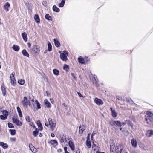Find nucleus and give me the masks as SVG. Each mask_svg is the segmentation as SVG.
I'll return each mask as SVG.
<instances>
[{
  "label": "nucleus",
  "mask_w": 153,
  "mask_h": 153,
  "mask_svg": "<svg viewBox=\"0 0 153 153\" xmlns=\"http://www.w3.org/2000/svg\"><path fill=\"white\" fill-rule=\"evenodd\" d=\"M126 122H127V123L128 124L131 126L132 127L133 126V125L132 123L130 122L129 120H126Z\"/></svg>",
  "instance_id": "c03bdc74"
},
{
  "label": "nucleus",
  "mask_w": 153,
  "mask_h": 153,
  "mask_svg": "<svg viewBox=\"0 0 153 153\" xmlns=\"http://www.w3.org/2000/svg\"><path fill=\"white\" fill-rule=\"evenodd\" d=\"M53 72L54 74L56 75H58L59 74V71L56 69H54L53 70Z\"/></svg>",
  "instance_id": "473e14b6"
},
{
  "label": "nucleus",
  "mask_w": 153,
  "mask_h": 153,
  "mask_svg": "<svg viewBox=\"0 0 153 153\" xmlns=\"http://www.w3.org/2000/svg\"><path fill=\"white\" fill-rule=\"evenodd\" d=\"M85 126L83 125H80L79 127V133L80 134H82L83 131L85 130Z\"/></svg>",
  "instance_id": "1a4fd4ad"
},
{
  "label": "nucleus",
  "mask_w": 153,
  "mask_h": 153,
  "mask_svg": "<svg viewBox=\"0 0 153 153\" xmlns=\"http://www.w3.org/2000/svg\"><path fill=\"white\" fill-rule=\"evenodd\" d=\"M145 120L146 122L147 123L151 124L153 122V118L148 116H145Z\"/></svg>",
  "instance_id": "423d86ee"
},
{
  "label": "nucleus",
  "mask_w": 153,
  "mask_h": 153,
  "mask_svg": "<svg viewBox=\"0 0 153 153\" xmlns=\"http://www.w3.org/2000/svg\"><path fill=\"white\" fill-rule=\"evenodd\" d=\"M57 151L59 152H61V150L59 149Z\"/></svg>",
  "instance_id": "338daca9"
},
{
  "label": "nucleus",
  "mask_w": 153,
  "mask_h": 153,
  "mask_svg": "<svg viewBox=\"0 0 153 153\" xmlns=\"http://www.w3.org/2000/svg\"><path fill=\"white\" fill-rule=\"evenodd\" d=\"M94 102L97 105H102L103 104V101L100 99L95 98L94 100Z\"/></svg>",
  "instance_id": "0eeeda50"
},
{
  "label": "nucleus",
  "mask_w": 153,
  "mask_h": 153,
  "mask_svg": "<svg viewBox=\"0 0 153 153\" xmlns=\"http://www.w3.org/2000/svg\"><path fill=\"white\" fill-rule=\"evenodd\" d=\"M1 90L3 95L5 96V95L6 93V90L5 88L4 87H3L2 86Z\"/></svg>",
  "instance_id": "58836bf2"
},
{
  "label": "nucleus",
  "mask_w": 153,
  "mask_h": 153,
  "mask_svg": "<svg viewBox=\"0 0 153 153\" xmlns=\"http://www.w3.org/2000/svg\"><path fill=\"white\" fill-rule=\"evenodd\" d=\"M71 76H72L74 78V79H76V77L74 75L73 73H71Z\"/></svg>",
  "instance_id": "5fc2aeb1"
},
{
  "label": "nucleus",
  "mask_w": 153,
  "mask_h": 153,
  "mask_svg": "<svg viewBox=\"0 0 153 153\" xmlns=\"http://www.w3.org/2000/svg\"><path fill=\"white\" fill-rule=\"evenodd\" d=\"M44 102L45 104L46 105V107L48 108H49L51 107V104L47 99H45L44 100Z\"/></svg>",
  "instance_id": "393cba45"
},
{
  "label": "nucleus",
  "mask_w": 153,
  "mask_h": 153,
  "mask_svg": "<svg viewBox=\"0 0 153 153\" xmlns=\"http://www.w3.org/2000/svg\"><path fill=\"white\" fill-rule=\"evenodd\" d=\"M53 41L56 46L57 47H59L60 45V43L56 39H54Z\"/></svg>",
  "instance_id": "c85d7f7f"
},
{
  "label": "nucleus",
  "mask_w": 153,
  "mask_h": 153,
  "mask_svg": "<svg viewBox=\"0 0 153 153\" xmlns=\"http://www.w3.org/2000/svg\"><path fill=\"white\" fill-rule=\"evenodd\" d=\"M13 49L15 51H18L20 49L19 46L17 45H14L12 47Z\"/></svg>",
  "instance_id": "5701e85b"
},
{
  "label": "nucleus",
  "mask_w": 153,
  "mask_h": 153,
  "mask_svg": "<svg viewBox=\"0 0 153 153\" xmlns=\"http://www.w3.org/2000/svg\"><path fill=\"white\" fill-rule=\"evenodd\" d=\"M122 150V149H120V152L119 153V152H118L117 151V153H121V152Z\"/></svg>",
  "instance_id": "0e129e2a"
},
{
  "label": "nucleus",
  "mask_w": 153,
  "mask_h": 153,
  "mask_svg": "<svg viewBox=\"0 0 153 153\" xmlns=\"http://www.w3.org/2000/svg\"><path fill=\"white\" fill-rule=\"evenodd\" d=\"M116 121L111 120L109 122V123L111 126L115 125Z\"/></svg>",
  "instance_id": "79ce46f5"
},
{
  "label": "nucleus",
  "mask_w": 153,
  "mask_h": 153,
  "mask_svg": "<svg viewBox=\"0 0 153 153\" xmlns=\"http://www.w3.org/2000/svg\"><path fill=\"white\" fill-rule=\"evenodd\" d=\"M77 94L80 97H84L79 92H77Z\"/></svg>",
  "instance_id": "603ef678"
},
{
  "label": "nucleus",
  "mask_w": 153,
  "mask_h": 153,
  "mask_svg": "<svg viewBox=\"0 0 153 153\" xmlns=\"http://www.w3.org/2000/svg\"><path fill=\"white\" fill-rule=\"evenodd\" d=\"M90 133H89L88 134L87 136V140H90Z\"/></svg>",
  "instance_id": "3c124183"
},
{
  "label": "nucleus",
  "mask_w": 153,
  "mask_h": 153,
  "mask_svg": "<svg viewBox=\"0 0 153 153\" xmlns=\"http://www.w3.org/2000/svg\"><path fill=\"white\" fill-rule=\"evenodd\" d=\"M34 19L37 23H39L40 22V19L38 14H35V15Z\"/></svg>",
  "instance_id": "412c9836"
},
{
  "label": "nucleus",
  "mask_w": 153,
  "mask_h": 153,
  "mask_svg": "<svg viewBox=\"0 0 153 153\" xmlns=\"http://www.w3.org/2000/svg\"><path fill=\"white\" fill-rule=\"evenodd\" d=\"M21 103L23 105V106L26 108L27 107L28 105L29 106H30L31 105L30 101L27 100V98L26 97H24L23 99L21 101Z\"/></svg>",
  "instance_id": "f257e3e1"
},
{
  "label": "nucleus",
  "mask_w": 153,
  "mask_h": 153,
  "mask_svg": "<svg viewBox=\"0 0 153 153\" xmlns=\"http://www.w3.org/2000/svg\"><path fill=\"white\" fill-rule=\"evenodd\" d=\"M16 109L17 112L18 113L19 117H22V115L20 108L19 107H17L16 108Z\"/></svg>",
  "instance_id": "b1692460"
},
{
  "label": "nucleus",
  "mask_w": 153,
  "mask_h": 153,
  "mask_svg": "<svg viewBox=\"0 0 153 153\" xmlns=\"http://www.w3.org/2000/svg\"><path fill=\"white\" fill-rule=\"evenodd\" d=\"M52 9L53 11L55 12H59V9L55 5H54L53 6Z\"/></svg>",
  "instance_id": "bb28decb"
},
{
  "label": "nucleus",
  "mask_w": 153,
  "mask_h": 153,
  "mask_svg": "<svg viewBox=\"0 0 153 153\" xmlns=\"http://www.w3.org/2000/svg\"><path fill=\"white\" fill-rule=\"evenodd\" d=\"M145 116L153 117H152L153 116V113L152 112H151L149 111H147Z\"/></svg>",
  "instance_id": "c756f323"
},
{
  "label": "nucleus",
  "mask_w": 153,
  "mask_h": 153,
  "mask_svg": "<svg viewBox=\"0 0 153 153\" xmlns=\"http://www.w3.org/2000/svg\"><path fill=\"white\" fill-rule=\"evenodd\" d=\"M7 124L9 128H14V126L12 123H8Z\"/></svg>",
  "instance_id": "37998d69"
},
{
  "label": "nucleus",
  "mask_w": 153,
  "mask_h": 153,
  "mask_svg": "<svg viewBox=\"0 0 153 153\" xmlns=\"http://www.w3.org/2000/svg\"><path fill=\"white\" fill-rule=\"evenodd\" d=\"M48 50L49 51H51L52 50V46L50 43L48 42Z\"/></svg>",
  "instance_id": "c9c22d12"
},
{
  "label": "nucleus",
  "mask_w": 153,
  "mask_h": 153,
  "mask_svg": "<svg viewBox=\"0 0 153 153\" xmlns=\"http://www.w3.org/2000/svg\"><path fill=\"white\" fill-rule=\"evenodd\" d=\"M68 52L66 51H63L62 53L60 55V59L63 61H66L67 60V56L68 55Z\"/></svg>",
  "instance_id": "f03ea898"
},
{
  "label": "nucleus",
  "mask_w": 153,
  "mask_h": 153,
  "mask_svg": "<svg viewBox=\"0 0 153 153\" xmlns=\"http://www.w3.org/2000/svg\"><path fill=\"white\" fill-rule=\"evenodd\" d=\"M48 121L50 125V128L52 130H53L55 128L56 123L53 122L52 119L51 118H49L48 119Z\"/></svg>",
  "instance_id": "20e7f679"
},
{
  "label": "nucleus",
  "mask_w": 153,
  "mask_h": 153,
  "mask_svg": "<svg viewBox=\"0 0 153 153\" xmlns=\"http://www.w3.org/2000/svg\"><path fill=\"white\" fill-rule=\"evenodd\" d=\"M10 140L11 142L15 141L16 140V139L13 138H10Z\"/></svg>",
  "instance_id": "864d4df0"
},
{
  "label": "nucleus",
  "mask_w": 153,
  "mask_h": 153,
  "mask_svg": "<svg viewBox=\"0 0 153 153\" xmlns=\"http://www.w3.org/2000/svg\"><path fill=\"white\" fill-rule=\"evenodd\" d=\"M78 62L79 63L82 64H85V60L81 56H80L79 57L78 59Z\"/></svg>",
  "instance_id": "a211bd4d"
},
{
  "label": "nucleus",
  "mask_w": 153,
  "mask_h": 153,
  "mask_svg": "<svg viewBox=\"0 0 153 153\" xmlns=\"http://www.w3.org/2000/svg\"><path fill=\"white\" fill-rule=\"evenodd\" d=\"M68 145L71 149L72 150H74L75 149V147L74 143L71 140H70L68 142Z\"/></svg>",
  "instance_id": "f8f14e48"
},
{
  "label": "nucleus",
  "mask_w": 153,
  "mask_h": 153,
  "mask_svg": "<svg viewBox=\"0 0 153 153\" xmlns=\"http://www.w3.org/2000/svg\"><path fill=\"white\" fill-rule=\"evenodd\" d=\"M15 74V73L13 72L11 74L10 76L11 85L13 86H15L16 84V81L14 77Z\"/></svg>",
  "instance_id": "7ed1b4c3"
},
{
  "label": "nucleus",
  "mask_w": 153,
  "mask_h": 153,
  "mask_svg": "<svg viewBox=\"0 0 153 153\" xmlns=\"http://www.w3.org/2000/svg\"><path fill=\"white\" fill-rule=\"evenodd\" d=\"M22 53L23 56L27 57H29V55L25 49H23L22 51Z\"/></svg>",
  "instance_id": "aec40b11"
},
{
  "label": "nucleus",
  "mask_w": 153,
  "mask_h": 153,
  "mask_svg": "<svg viewBox=\"0 0 153 153\" xmlns=\"http://www.w3.org/2000/svg\"><path fill=\"white\" fill-rule=\"evenodd\" d=\"M28 47L30 48L31 46V44L30 43H27Z\"/></svg>",
  "instance_id": "680f3d73"
},
{
  "label": "nucleus",
  "mask_w": 153,
  "mask_h": 153,
  "mask_svg": "<svg viewBox=\"0 0 153 153\" xmlns=\"http://www.w3.org/2000/svg\"><path fill=\"white\" fill-rule=\"evenodd\" d=\"M51 137H53L55 136L54 134L53 133H52L51 134Z\"/></svg>",
  "instance_id": "bf43d9fd"
},
{
  "label": "nucleus",
  "mask_w": 153,
  "mask_h": 153,
  "mask_svg": "<svg viewBox=\"0 0 153 153\" xmlns=\"http://www.w3.org/2000/svg\"><path fill=\"white\" fill-rule=\"evenodd\" d=\"M25 119H26V120H27V121L29 122H30L31 120L30 117L28 116H27L25 117Z\"/></svg>",
  "instance_id": "de8ad7c7"
},
{
  "label": "nucleus",
  "mask_w": 153,
  "mask_h": 153,
  "mask_svg": "<svg viewBox=\"0 0 153 153\" xmlns=\"http://www.w3.org/2000/svg\"><path fill=\"white\" fill-rule=\"evenodd\" d=\"M45 17L47 20L50 21L52 20L51 17L49 15V14H47L45 15Z\"/></svg>",
  "instance_id": "72a5a7b5"
},
{
  "label": "nucleus",
  "mask_w": 153,
  "mask_h": 153,
  "mask_svg": "<svg viewBox=\"0 0 153 153\" xmlns=\"http://www.w3.org/2000/svg\"><path fill=\"white\" fill-rule=\"evenodd\" d=\"M39 129L40 130L42 131L43 129L42 126V125L38 126Z\"/></svg>",
  "instance_id": "09e8293b"
},
{
  "label": "nucleus",
  "mask_w": 153,
  "mask_h": 153,
  "mask_svg": "<svg viewBox=\"0 0 153 153\" xmlns=\"http://www.w3.org/2000/svg\"><path fill=\"white\" fill-rule=\"evenodd\" d=\"M67 147L65 146L64 147V150L65 152L67 151Z\"/></svg>",
  "instance_id": "e2e57ef3"
},
{
  "label": "nucleus",
  "mask_w": 153,
  "mask_h": 153,
  "mask_svg": "<svg viewBox=\"0 0 153 153\" xmlns=\"http://www.w3.org/2000/svg\"><path fill=\"white\" fill-rule=\"evenodd\" d=\"M76 153H80V150L78 148H76Z\"/></svg>",
  "instance_id": "49530a36"
},
{
  "label": "nucleus",
  "mask_w": 153,
  "mask_h": 153,
  "mask_svg": "<svg viewBox=\"0 0 153 153\" xmlns=\"http://www.w3.org/2000/svg\"><path fill=\"white\" fill-rule=\"evenodd\" d=\"M30 125L31 126H33L34 125L33 122H30Z\"/></svg>",
  "instance_id": "13d9d810"
},
{
  "label": "nucleus",
  "mask_w": 153,
  "mask_h": 153,
  "mask_svg": "<svg viewBox=\"0 0 153 153\" xmlns=\"http://www.w3.org/2000/svg\"><path fill=\"white\" fill-rule=\"evenodd\" d=\"M116 149L115 145L113 144L111 145H110V151L111 152H113Z\"/></svg>",
  "instance_id": "7c9ffc66"
},
{
  "label": "nucleus",
  "mask_w": 153,
  "mask_h": 153,
  "mask_svg": "<svg viewBox=\"0 0 153 153\" xmlns=\"http://www.w3.org/2000/svg\"><path fill=\"white\" fill-rule=\"evenodd\" d=\"M36 123H37V124L38 125V126H39L40 125H42L40 122V121L39 120H38L37 121Z\"/></svg>",
  "instance_id": "8fccbe9b"
},
{
  "label": "nucleus",
  "mask_w": 153,
  "mask_h": 153,
  "mask_svg": "<svg viewBox=\"0 0 153 153\" xmlns=\"http://www.w3.org/2000/svg\"><path fill=\"white\" fill-rule=\"evenodd\" d=\"M85 59L86 60V62L87 63H88V62H89V59H88L87 57L85 58Z\"/></svg>",
  "instance_id": "4d7b16f0"
},
{
  "label": "nucleus",
  "mask_w": 153,
  "mask_h": 153,
  "mask_svg": "<svg viewBox=\"0 0 153 153\" xmlns=\"http://www.w3.org/2000/svg\"><path fill=\"white\" fill-rule=\"evenodd\" d=\"M65 0H62L61 2L59 4V6L60 7H63L64 5Z\"/></svg>",
  "instance_id": "cd10ccee"
},
{
  "label": "nucleus",
  "mask_w": 153,
  "mask_h": 153,
  "mask_svg": "<svg viewBox=\"0 0 153 153\" xmlns=\"http://www.w3.org/2000/svg\"><path fill=\"white\" fill-rule=\"evenodd\" d=\"M131 144L133 147L135 148L137 146V142L134 138H133L131 140Z\"/></svg>",
  "instance_id": "ddd939ff"
},
{
  "label": "nucleus",
  "mask_w": 153,
  "mask_h": 153,
  "mask_svg": "<svg viewBox=\"0 0 153 153\" xmlns=\"http://www.w3.org/2000/svg\"><path fill=\"white\" fill-rule=\"evenodd\" d=\"M10 4L8 2H7L4 5L3 7L6 12H8L9 10V8L10 7Z\"/></svg>",
  "instance_id": "9b49d317"
},
{
  "label": "nucleus",
  "mask_w": 153,
  "mask_h": 153,
  "mask_svg": "<svg viewBox=\"0 0 153 153\" xmlns=\"http://www.w3.org/2000/svg\"><path fill=\"white\" fill-rule=\"evenodd\" d=\"M146 136L148 137H150L153 135V130H148L146 134Z\"/></svg>",
  "instance_id": "9d476101"
},
{
  "label": "nucleus",
  "mask_w": 153,
  "mask_h": 153,
  "mask_svg": "<svg viewBox=\"0 0 153 153\" xmlns=\"http://www.w3.org/2000/svg\"><path fill=\"white\" fill-rule=\"evenodd\" d=\"M128 101L130 102H132L133 103H134V105L136 106V107H137V106H138V105L136 104H135V103H134L133 101V100L131 99H129L128 100Z\"/></svg>",
  "instance_id": "a18cd8bd"
},
{
  "label": "nucleus",
  "mask_w": 153,
  "mask_h": 153,
  "mask_svg": "<svg viewBox=\"0 0 153 153\" xmlns=\"http://www.w3.org/2000/svg\"><path fill=\"white\" fill-rule=\"evenodd\" d=\"M22 36L23 39L25 41H27V35L25 32H24L22 34Z\"/></svg>",
  "instance_id": "f3484780"
},
{
  "label": "nucleus",
  "mask_w": 153,
  "mask_h": 153,
  "mask_svg": "<svg viewBox=\"0 0 153 153\" xmlns=\"http://www.w3.org/2000/svg\"><path fill=\"white\" fill-rule=\"evenodd\" d=\"M12 120L13 122L16 124L17 126H21L22 125V123L19 120L15 118H13Z\"/></svg>",
  "instance_id": "6e6552de"
},
{
  "label": "nucleus",
  "mask_w": 153,
  "mask_h": 153,
  "mask_svg": "<svg viewBox=\"0 0 153 153\" xmlns=\"http://www.w3.org/2000/svg\"><path fill=\"white\" fill-rule=\"evenodd\" d=\"M25 82V81L24 79H21L18 81V83L20 85H23Z\"/></svg>",
  "instance_id": "4c0bfd02"
},
{
  "label": "nucleus",
  "mask_w": 153,
  "mask_h": 153,
  "mask_svg": "<svg viewBox=\"0 0 153 153\" xmlns=\"http://www.w3.org/2000/svg\"><path fill=\"white\" fill-rule=\"evenodd\" d=\"M110 109L111 112L112 117H116L117 116V114L115 110L114 109H113V108L112 107H110Z\"/></svg>",
  "instance_id": "dca6fc26"
},
{
  "label": "nucleus",
  "mask_w": 153,
  "mask_h": 153,
  "mask_svg": "<svg viewBox=\"0 0 153 153\" xmlns=\"http://www.w3.org/2000/svg\"><path fill=\"white\" fill-rule=\"evenodd\" d=\"M9 131L10 132V134L12 135H14L16 134V130L14 129H10Z\"/></svg>",
  "instance_id": "e433bc0d"
},
{
  "label": "nucleus",
  "mask_w": 153,
  "mask_h": 153,
  "mask_svg": "<svg viewBox=\"0 0 153 153\" xmlns=\"http://www.w3.org/2000/svg\"><path fill=\"white\" fill-rule=\"evenodd\" d=\"M86 144L88 148H91V143L89 140H87L86 141Z\"/></svg>",
  "instance_id": "f704fd0d"
},
{
  "label": "nucleus",
  "mask_w": 153,
  "mask_h": 153,
  "mask_svg": "<svg viewBox=\"0 0 153 153\" xmlns=\"http://www.w3.org/2000/svg\"><path fill=\"white\" fill-rule=\"evenodd\" d=\"M50 143L54 147L58 145V142L56 140H51L50 141Z\"/></svg>",
  "instance_id": "6ab92c4d"
},
{
  "label": "nucleus",
  "mask_w": 153,
  "mask_h": 153,
  "mask_svg": "<svg viewBox=\"0 0 153 153\" xmlns=\"http://www.w3.org/2000/svg\"><path fill=\"white\" fill-rule=\"evenodd\" d=\"M63 69L65 70L66 71H68L69 70L68 66L66 65H65L63 67Z\"/></svg>",
  "instance_id": "a19ab883"
},
{
  "label": "nucleus",
  "mask_w": 153,
  "mask_h": 153,
  "mask_svg": "<svg viewBox=\"0 0 153 153\" xmlns=\"http://www.w3.org/2000/svg\"><path fill=\"white\" fill-rule=\"evenodd\" d=\"M64 142V140L63 139L61 138L60 140V142L61 143L63 142Z\"/></svg>",
  "instance_id": "774afa93"
},
{
  "label": "nucleus",
  "mask_w": 153,
  "mask_h": 153,
  "mask_svg": "<svg viewBox=\"0 0 153 153\" xmlns=\"http://www.w3.org/2000/svg\"><path fill=\"white\" fill-rule=\"evenodd\" d=\"M29 147L30 150L33 152L36 153L37 152V149H36L32 144H30Z\"/></svg>",
  "instance_id": "4468645a"
},
{
  "label": "nucleus",
  "mask_w": 153,
  "mask_h": 153,
  "mask_svg": "<svg viewBox=\"0 0 153 153\" xmlns=\"http://www.w3.org/2000/svg\"><path fill=\"white\" fill-rule=\"evenodd\" d=\"M34 104H36L37 108L38 109H39L41 108V107L40 106V104L39 103L38 101L37 100H36L35 101L34 103L33 104V105H34Z\"/></svg>",
  "instance_id": "a878e982"
},
{
  "label": "nucleus",
  "mask_w": 153,
  "mask_h": 153,
  "mask_svg": "<svg viewBox=\"0 0 153 153\" xmlns=\"http://www.w3.org/2000/svg\"><path fill=\"white\" fill-rule=\"evenodd\" d=\"M39 132V130L37 128H36L35 131L33 132V135L34 137H36L38 135Z\"/></svg>",
  "instance_id": "2f4dec72"
},
{
  "label": "nucleus",
  "mask_w": 153,
  "mask_h": 153,
  "mask_svg": "<svg viewBox=\"0 0 153 153\" xmlns=\"http://www.w3.org/2000/svg\"><path fill=\"white\" fill-rule=\"evenodd\" d=\"M117 99H118V100H120L121 99V98L120 97H117Z\"/></svg>",
  "instance_id": "69168bd1"
},
{
  "label": "nucleus",
  "mask_w": 153,
  "mask_h": 153,
  "mask_svg": "<svg viewBox=\"0 0 153 153\" xmlns=\"http://www.w3.org/2000/svg\"><path fill=\"white\" fill-rule=\"evenodd\" d=\"M32 50L35 53L38 54L40 51V47L37 45H33V46Z\"/></svg>",
  "instance_id": "39448f33"
},
{
  "label": "nucleus",
  "mask_w": 153,
  "mask_h": 153,
  "mask_svg": "<svg viewBox=\"0 0 153 153\" xmlns=\"http://www.w3.org/2000/svg\"><path fill=\"white\" fill-rule=\"evenodd\" d=\"M42 5L45 6H46V2L45 1H43L42 2Z\"/></svg>",
  "instance_id": "052dcab7"
},
{
  "label": "nucleus",
  "mask_w": 153,
  "mask_h": 153,
  "mask_svg": "<svg viewBox=\"0 0 153 153\" xmlns=\"http://www.w3.org/2000/svg\"><path fill=\"white\" fill-rule=\"evenodd\" d=\"M126 123H127V122H126V120L125 121V122H122V123H121V126L123 125H125Z\"/></svg>",
  "instance_id": "6e6d98bb"
},
{
  "label": "nucleus",
  "mask_w": 153,
  "mask_h": 153,
  "mask_svg": "<svg viewBox=\"0 0 153 153\" xmlns=\"http://www.w3.org/2000/svg\"><path fill=\"white\" fill-rule=\"evenodd\" d=\"M5 112L7 113V114H5L4 115H1L0 116V118L2 120H5L7 118V116L8 115V112L6 110H4L3 113Z\"/></svg>",
  "instance_id": "2eb2a0df"
},
{
  "label": "nucleus",
  "mask_w": 153,
  "mask_h": 153,
  "mask_svg": "<svg viewBox=\"0 0 153 153\" xmlns=\"http://www.w3.org/2000/svg\"><path fill=\"white\" fill-rule=\"evenodd\" d=\"M0 146L4 149H7L8 147V145L4 142H0Z\"/></svg>",
  "instance_id": "4be33fe9"
},
{
  "label": "nucleus",
  "mask_w": 153,
  "mask_h": 153,
  "mask_svg": "<svg viewBox=\"0 0 153 153\" xmlns=\"http://www.w3.org/2000/svg\"><path fill=\"white\" fill-rule=\"evenodd\" d=\"M115 125L117 126L121 127V122L119 121H116Z\"/></svg>",
  "instance_id": "ea45409f"
}]
</instances>
